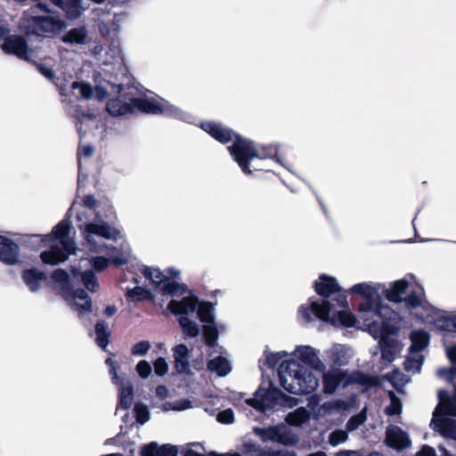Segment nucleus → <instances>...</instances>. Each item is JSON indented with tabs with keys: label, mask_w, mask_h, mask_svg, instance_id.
Segmentation results:
<instances>
[{
	"label": "nucleus",
	"mask_w": 456,
	"mask_h": 456,
	"mask_svg": "<svg viewBox=\"0 0 456 456\" xmlns=\"http://www.w3.org/2000/svg\"><path fill=\"white\" fill-rule=\"evenodd\" d=\"M204 131L209 134L213 138L219 141L222 143H226L233 137L235 141L233 144L228 147L231 155L233 159L239 164L240 168L246 174L250 175L251 170L248 167V163L251 159L273 158L276 156L278 149L273 145H262L256 148L253 145V142L244 139L235 134L231 129L224 126L221 124L214 122H207L201 125Z\"/></svg>",
	"instance_id": "nucleus-1"
},
{
	"label": "nucleus",
	"mask_w": 456,
	"mask_h": 456,
	"mask_svg": "<svg viewBox=\"0 0 456 456\" xmlns=\"http://www.w3.org/2000/svg\"><path fill=\"white\" fill-rule=\"evenodd\" d=\"M106 110L112 117H120L141 111L148 114H163L189 120L191 116L171 105L162 98L149 99L144 97H118L108 102Z\"/></svg>",
	"instance_id": "nucleus-2"
},
{
	"label": "nucleus",
	"mask_w": 456,
	"mask_h": 456,
	"mask_svg": "<svg viewBox=\"0 0 456 456\" xmlns=\"http://www.w3.org/2000/svg\"><path fill=\"white\" fill-rule=\"evenodd\" d=\"M80 281L88 290L92 292L96 291L98 282L93 272L86 271L81 273L79 271L72 269L71 273L69 274L66 271L59 269V288L67 289V292L63 295L65 300L83 318L92 312V302L83 289L73 291L75 285Z\"/></svg>",
	"instance_id": "nucleus-3"
},
{
	"label": "nucleus",
	"mask_w": 456,
	"mask_h": 456,
	"mask_svg": "<svg viewBox=\"0 0 456 456\" xmlns=\"http://www.w3.org/2000/svg\"><path fill=\"white\" fill-rule=\"evenodd\" d=\"M282 387L296 395H308L319 387V379L305 366L296 360L285 361L279 367Z\"/></svg>",
	"instance_id": "nucleus-4"
},
{
	"label": "nucleus",
	"mask_w": 456,
	"mask_h": 456,
	"mask_svg": "<svg viewBox=\"0 0 456 456\" xmlns=\"http://www.w3.org/2000/svg\"><path fill=\"white\" fill-rule=\"evenodd\" d=\"M384 285L379 283H358L351 288V292L360 295L363 302L359 305L360 318L364 322V317L370 318V322L374 320L381 321L390 319L394 314L388 306L382 305V298L379 294Z\"/></svg>",
	"instance_id": "nucleus-5"
},
{
	"label": "nucleus",
	"mask_w": 456,
	"mask_h": 456,
	"mask_svg": "<svg viewBox=\"0 0 456 456\" xmlns=\"http://www.w3.org/2000/svg\"><path fill=\"white\" fill-rule=\"evenodd\" d=\"M299 314L305 322L314 320L313 316L330 322L332 325H343L353 327L356 323L355 316L347 310H339L337 313L333 305L328 300L311 301L310 305H302L299 308Z\"/></svg>",
	"instance_id": "nucleus-6"
},
{
	"label": "nucleus",
	"mask_w": 456,
	"mask_h": 456,
	"mask_svg": "<svg viewBox=\"0 0 456 456\" xmlns=\"http://www.w3.org/2000/svg\"><path fill=\"white\" fill-rule=\"evenodd\" d=\"M197 305L198 298L194 296L184 297L182 300H171L167 305L170 312L180 315L179 324L188 338H196L200 332V325L188 317L190 314H194Z\"/></svg>",
	"instance_id": "nucleus-7"
},
{
	"label": "nucleus",
	"mask_w": 456,
	"mask_h": 456,
	"mask_svg": "<svg viewBox=\"0 0 456 456\" xmlns=\"http://www.w3.org/2000/svg\"><path fill=\"white\" fill-rule=\"evenodd\" d=\"M386 320L387 319H383L381 321L374 320L373 322H370V318L364 317V325L367 327L372 337L375 338H380L379 346L382 358L391 362L400 354L402 345L398 340L385 336Z\"/></svg>",
	"instance_id": "nucleus-8"
},
{
	"label": "nucleus",
	"mask_w": 456,
	"mask_h": 456,
	"mask_svg": "<svg viewBox=\"0 0 456 456\" xmlns=\"http://www.w3.org/2000/svg\"><path fill=\"white\" fill-rule=\"evenodd\" d=\"M78 228L90 250L94 252L102 251V246L96 241L95 237L107 240H117L119 237V232L111 228L108 223L100 219L98 216L96 222L82 223L78 225Z\"/></svg>",
	"instance_id": "nucleus-9"
},
{
	"label": "nucleus",
	"mask_w": 456,
	"mask_h": 456,
	"mask_svg": "<svg viewBox=\"0 0 456 456\" xmlns=\"http://www.w3.org/2000/svg\"><path fill=\"white\" fill-rule=\"evenodd\" d=\"M142 273L157 287H161L163 294L183 295L185 288L176 281H169L159 269L144 266Z\"/></svg>",
	"instance_id": "nucleus-10"
},
{
	"label": "nucleus",
	"mask_w": 456,
	"mask_h": 456,
	"mask_svg": "<svg viewBox=\"0 0 456 456\" xmlns=\"http://www.w3.org/2000/svg\"><path fill=\"white\" fill-rule=\"evenodd\" d=\"M109 367V372L111 375L113 383L119 387V404L124 409H128L134 400V389L130 382H125V379L118 375V364L111 358L106 360Z\"/></svg>",
	"instance_id": "nucleus-11"
},
{
	"label": "nucleus",
	"mask_w": 456,
	"mask_h": 456,
	"mask_svg": "<svg viewBox=\"0 0 456 456\" xmlns=\"http://www.w3.org/2000/svg\"><path fill=\"white\" fill-rule=\"evenodd\" d=\"M278 395L277 388L258 389L254 397L248 399L246 403L261 411H267L278 408Z\"/></svg>",
	"instance_id": "nucleus-12"
},
{
	"label": "nucleus",
	"mask_w": 456,
	"mask_h": 456,
	"mask_svg": "<svg viewBox=\"0 0 456 456\" xmlns=\"http://www.w3.org/2000/svg\"><path fill=\"white\" fill-rule=\"evenodd\" d=\"M55 240H57V225L52 228L50 235L42 236L39 234H32L29 236V242L31 244H42L46 246L49 241L53 242L49 250H45L40 254V258L45 265H57V244L54 243Z\"/></svg>",
	"instance_id": "nucleus-13"
},
{
	"label": "nucleus",
	"mask_w": 456,
	"mask_h": 456,
	"mask_svg": "<svg viewBox=\"0 0 456 456\" xmlns=\"http://www.w3.org/2000/svg\"><path fill=\"white\" fill-rule=\"evenodd\" d=\"M1 48L6 54H12L26 61L29 59L31 53L25 38L18 35H12L6 38L1 44Z\"/></svg>",
	"instance_id": "nucleus-14"
},
{
	"label": "nucleus",
	"mask_w": 456,
	"mask_h": 456,
	"mask_svg": "<svg viewBox=\"0 0 456 456\" xmlns=\"http://www.w3.org/2000/svg\"><path fill=\"white\" fill-rule=\"evenodd\" d=\"M70 229L64 222L59 223V264L76 252L77 247L70 235Z\"/></svg>",
	"instance_id": "nucleus-15"
},
{
	"label": "nucleus",
	"mask_w": 456,
	"mask_h": 456,
	"mask_svg": "<svg viewBox=\"0 0 456 456\" xmlns=\"http://www.w3.org/2000/svg\"><path fill=\"white\" fill-rule=\"evenodd\" d=\"M28 33L46 36L57 29V20L53 16H35L28 20Z\"/></svg>",
	"instance_id": "nucleus-16"
},
{
	"label": "nucleus",
	"mask_w": 456,
	"mask_h": 456,
	"mask_svg": "<svg viewBox=\"0 0 456 456\" xmlns=\"http://www.w3.org/2000/svg\"><path fill=\"white\" fill-rule=\"evenodd\" d=\"M319 350L310 346H297L293 354L317 371H323L325 364L319 357Z\"/></svg>",
	"instance_id": "nucleus-17"
},
{
	"label": "nucleus",
	"mask_w": 456,
	"mask_h": 456,
	"mask_svg": "<svg viewBox=\"0 0 456 456\" xmlns=\"http://www.w3.org/2000/svg\"><path fill=\"white\" fill-rule=\"evenodd\" d=\"M0 261L6 265H15L20 263L19 245L2 235H0Z\"/></svg>",
	"instance_id": "nucleus-18"
},
{
	"label": "nucleus",
	"mask_w": 456,
	"mask_h": 456,
	"mask_svg": "<svg viewBox=\"0 0 456 456\" xmlns=\"http://www.w3.org/2000/svg\"><path fill=\"white\" fill-rule=\"evenodd\" d=\"M386 442L389 446L396 450L404 449L411 444L407 433L397 426H389L387 428Z\"/></svg>",
	"instance_id": "nucleus-19"
},
{
	"label": "nucleus",
	"mask_w": 456,
	"mask_h": 456,
	"mask_svg": "<svg viewBox=\"0 0 456 456\" xmlns=\"http://www.w3.org/2000/svg\"><path fill=\"white\" fill-rule=\"evenodd\" d=\"M322 372L323 393L328 395L333 394L346 377V372L338 368H331L327 371L324 370Z\"/></svg>",
	"instance_id": "nucleus-20"
},
{
	"label": "nucleus",
	"mask_w": 456,
	"mask_h": 456,
	"mask_svg": "<svg viewBox=\"0 0 456 456\" xmlns=\"http://www.w3.org/2000/svg\"><path fill=\"white\" fill-rule=\"evenodd\" d=\"M326 355L330 363L334 368H338L348 362L349 348L340 344H335L326 351Z\"/></svg>",
	"instance_id": "nucleus-21"
},
{
	"label": "nucleus",
	"mask_w": 456,
	"mask_h": 456,
	"mask_svg": "<svg viewBox=\"0 0 456 456\" xmlns=\"http://www.w3.org/2000/svg\"><path fill=\"white\" fill-rule=\"evenodd\" d=\"M21 277L31 292H37L41 289L42 283L47 279L44 272L35 268L24 270Z\"/></svg>",
	"instance_id": "nucleus-22"
},
{
	"label": "nucleus",
	"mask_w": 456,
	"mask_h": 456,
	"mask_svg": "<svg viewBox=\"0 0 456 456\" xmlns=\"http://www.w3.org/2000/svg\"><path fill=\"white\" fill-rule=\"evenodd\" d=\"M175 358V368L179 373H186L190 365L189 349L183 344H179L172 349Z\"/></svg>",
	"instance_id": "nucleus-23"
},
{
	"label": "nucleus",
	"mask_w": 456,
	"mask_h": 456,
	"mask_svg": "<svg viewBox=\"0 0 456 456\" xmlns=\"http://www.w3.org/2000/svg\"><path fill=\"white\" fill-rule=\"evenodd\" d=\"M72 86L78 90L80 96L84 99H90L94 95L98 101L102 102L107 97V90L101 86H96L94 92L92 86L85 82H74Z\"/></svg>",
	"instance_id": "nucleus-24"
},
{
	"label": "nucleus",
	"mask_w": 456,
	"mask_h": 456,
	"mask_svg": "<svg viewBox=\"0 0 456 456\" xmlns=\"http://www.w3.org/2000/svg\"><path fill=\"white\" fill-rule=\"evenodd\" d=\"M409 283L405 279L394 281L388 289H382L387 300L395 303L402 302Z\"/></svg>",
	"instance_id": "nucleus-25"
},
{
	"label": "nucleus",
	"mask_w": 456,
	"mask_h": 456,
	"mask_svg": "<svg viewBox=\"0 0 456 456\" xmlns=\"http://www.w3.org/2000/svg\"><path fill=\"white\" fill-rule=\"evenodd\" d=\"M316 292L322 297H330L339 290L338 284L333 277L322 274L314 283Z\"/></svg>",
	"instance_id": "nucleus-26"
},
{
	"label": "nucleus",
	"mask_w": 456,
	"mask_h": 456,
	"mask_svg": "<svg viewBox=\"0 0 456 456\" xmlns=\"http://www.w3.org/2000/svg\"><path fill=\"white\" fill-rule=\"evenodd\" d=\"M142 456H177L175 446L169 444L159 447L157 444L151 443L142 450Z\"/></svg>",
	"instance_id": "nucleus-27"
},
{
	"label": "nucleus",
	"mask_w": 456,
	"mask_h": 456,
	"mask_svg": "<svg viewBox=\"0 0 456 456\" xmlns=\"http://www.w3.org/2000/svg\"><path fill=\"white\" fill-rule=\"evenodd\" d=\"M404 302L407 307L411 309H417L418 307H421L423 310L427 311L426 314L417 313L416 315L424 321H431L430 312H433V309L427 305L420 295L417 293H411L409 297L404 298Z\"/></svg>",
	"instance_id": "nucleus-28"
},
{
	"label": "nucleus",
	"mask_w": 456,
	"mask_h": 456,
	"mask_svg": "<svg viewBox=\"0 0 456 456\" xmlns=\"http://www.w3.org/2000/svg\"><path fill=\"white\" fill-rule=\"evenodd\" d=\"M244 451L248 456H295L288 450L273 451L262 449L254 444H246Z\"/></svg>",
	"instance_id": "nucleus-29"
},
{
	"label": "nucleus",
	"mask_w": 456,
	"mask_h": 456,
	"mask_svg": "<svg viewBox=\"0 0 456 456\" xmlns=\"http://www.w3.org/2000/svg\"><path fill=\"white\" fill-rule=\"evenodd\" d=\"M274 433L275 443L284 445H293L298 442L297 436L285 426L275 427Z\"/></svg>",
	"instance_id": "nucleus-30"
},
{
	"label": "nucleus",
	"mask_w": 456,
	"mask_h": 456,
	"mask_svg": "<svg viewBox=\"0 0 456 456\" xmlns=\"http://www.w3.org/2000/svg\"><path fill=\"white\" fill-rule=\"evenodd\" d=\"M208 369L218 376H226L232 370L230 362L223 356H217L208 362Z\"/></svg>",
	"instance_id": "nucleus-31"
},
{
	"label": "nucleus",
	"mask_w": 456,
	"mask_h": 456,
	"mask_svg": "<svg viewBox=\"0 0 456 456\" xmlns=\"http://www.w3.org/2000/svg\"><path fill=\"white\" fill-rule=\"evenodd\" d=\"M81 0H59V7H61L70 19H76L84 11L81 5Z\"/></svg>",
	"instance_id": "nucleus-32"
},
{
	"label": "nucleus",
	"mask_w": 456,
	"mask_h": 456,
	"mask_svg": "<svg viewBox=\"0 0 456 456\" xmlns=\"http://www.w3.org/2000/svg\"><path fill=\"white\" fill-rule=\"evenodd\" d=\"M87 38V31L86 28H75L70 29L66 35L61 37L64 43L69 44H85Z\"/></svg>",
	"instance_id": "nucleus-33"
},
{
	"label": "nucleus",
	"mask_w": 456,
	"mask_h": 456,
	"mask_svg": "<svg viewBox=\"0 0 456 456\" xmlns=\"http://www.w3.org/2000/svg\"><path fill=\"white\" fill-rule=\"evenodd\" d=\"M411 352H419L423 350L428 344L429 336L424 330H415L411 334Z\"/></svg>",
	"instance_id": "nucleus-34"
},
{
	"label": "nucleus",
	"mask_w": 456,
	"mask_h": 456,
	"mask_svg": "<svg viewBox=\"0 0 456 456\" xmlns=\"http://www.w3.org/2000/svg\"><path fill=\"white\" fill-rule=\"evenodd\" d=\"M95 335L97 345L102 348H105L109 343L110 335L108 324L102 321L98 322L95 325Z\"/></svg>",
	"instance_id": "nucleus-35"
},
{
	"label": "nucleus",
	"mask_w": 456,
	"mask_h": 456,
	"mask_svg": "<svg viewBox=\"0 0 456 456\" xmlns=\"http://www.w3.org/2000/svg\"><path fill=\"white\" fill-rule=\"evenodd\" d=\"M309 419V412L304 407H299L286 417V421L294 426H300Z\"/></svg>",
	"instance_id": "nucleus-36"
},
{
	"label": "nucleus",
	"mask_w": 456,
	"mask_h": 456,
	"mask_svg": "<svg viewBox=\"0 0 456 456\" xmlns=\"http://www.w3.org/2000/svg\"><path fill=\"white\" fill-rule=\"evenodd\" d=\"M198 316L203 323H214L213 305L209 303H199L196 306Z\"/></svg>",
	"instance_id": "nucleus-37"
},
{
	"label": "nucleus",
	"mask_w": 456,
	"mask_h": 456,
	"mask_svg": "<svg viewBox=\"0 0 456 456\" xmlns=\"http://www.w3.org/2000/svg\"><path fill=\"white\" fill-rule=\"evenodd\" d=\"M286 351L277 353H265V359L260 360V365L265 368H273L282 358L288 356Z\"/></svg>",
	"instance_id": "nucleus-38"
},
{
	"label": "nucleus",
	"mask_w": 456,
	"mask_h": 456,
	"mask_svg": "<svg viewBox=\"0 0 456 456\" xmlns=\"http://www.w3.org/2000/svg\"><path fill=\"white\" fill-rule=\"evenodd\" d=\"M192 407L191 402L187 399H179L175 402H166L162 405L164 411H184Z\"/></svg>",
	"instance_id": "nucleus-39"
},
{
	"label": "nucleus",
	"mask_w": 456,
	"mask_h": 456,
	"mask_svg": "<svg viewBox=\"0 0 456 456\" xmlns=\"http://www.w3.org/2000/svg\"><path fill=\"white\" fill-rule=\"evenodd\" d=\"M438 452L436 454V450L429 445H423L421 449L416 453V456H456V452L454 454L451 453L444 446H438Z\"/></svg>",
	"instance_id": "nucleus-40"
},
{
	"label": "nucleus",
	"mask_w": 456,
	"mask_h": 456,
	"mask_svg": "<svg viewBox=\"0 0 456 456\" xmlns=\"http://www.w3.org/2000/svg\"><path fill=\"white\" fill-rule=\"evenodd\" d=\"M204 337L208 346H215L218 338V332L214 323H206L203 326Z\"/></svg>",
	"instance_id": "nucleus-41"
},
{
	"label": "nucleus",
	"mask_w": 456,
	"mask_h": 456,
	"mask_svg": "<svg viewBox=\"0 0 456 456\" xmlns=\"http://www.w3.org/2000/svg\"><path fill=\"white\" fill-rule=\"evenodd\" d=\"M390 398V404L386 407L385 412L387 415H399L402 412V403L398 397L395 395L394 392L390 391L388 393Z\"/></svg>",
	"instance_id": "nucleus-42"
},
{
	"label": "nucleus",
	"mask_w": 456,
	"mask_h": 456,
	"mask_svg": "<svg viewBox=\"0 0 456 456\" xmlns=\"http://www.w3.org/2000/svg\"><path fill=\"white\" fill-rule=\"evenodd\" d=\"M348 439L346 431L335 430L330 434L329 443L332 446H337L342 443H345Z\"/></svg>",
	"instance_id": "nucleus-43"
},
{
	"label": "nucleus",
	"mask_w": 456,
	"mask_h": 456,
	"mask_svg": "<svg viewBox=\"0 0 456 456\" xmlns=\"http://www.w3.org/2000/svg\"><path fill=\"white\" fill-rule=\"evenodd\" d=\"M298 404V400L293 396L287 395L279 390L278 407L293 408Z\"/></svg>",
	"instance_id": "nucleus-44"
},
{
	"label": "nucleus",
	"mask_w": 456,
	"mask_h": 456,
	"mask_svg": "<svg viewBox=\"0 0 456 456\" xmlns=\"http://www.w3.org/2000/svg\"><path fill=\"white\" fill-rule=\"evenodd\" d=\"M149 294L150 292L147 289L142 287H135L134 289H127L126 296L132 300L140 301L147 297Z\"/></svg>",
	"instance_id": "nucleus-45"
},
{
	"label": "nucleus",
	"mask_w": 456,
	"mask_h": 456,
	"mask_svg": "<svg viewBox=\"0 0 456 456\" xmlns=\"http://www.w3.org/2000/svg\"><path fill=\"white\" fill-rule=\"evenodd\" d=\"M151 348V344L147 340L140 341L134 344L131 347V354L134 356H143L145 355Z\"/></svg>",
	"instance_id": "nucleus-46"
},
{
	"label": "nucleus",
	"mask_w": 456,
	"mask_h": 456,
	"mask_svg": "<svg viewBox=\"0 0 456 456\" xmlns=\"http://www.w3.org/2000/svg\"><path fill=\"white\" fill-rule=\"evenodd\" d=\"M134 410L138 422L144 424L149 420L150 414L147 406L142 403H136Z\"/></svg>",
	"instance_id": "nucleus-47"
},
{
	"label": "nucleus",
	"mask_w": 456,
	"mask_h": 456,
	"mask_svg": "<svg viewBox=\"0 0 456 456\" xmlns=\"http://www.w3.org/2000/svg\"><path fill=\"white\" fill-rule=\"evenodd\" d=\"M136 372L142 379H147L151 373V364L145 361H140L135 367Z\"/></svg>",
	"instance_id": "nucleus-48"
},
{
	"label": "nucleus",
	"mask_w": 456,
	"mask_h": 456,
	"mask_svg": "<svg viewBox=\"0 0 456 456\" xmlns=\"http://www.w3.org/2000/svg\"><path fill=\"white\" fill-rule=\"evenodd\" d=\"M421 365H422V359L421 357L419 359V358H412V357H410L408 359H406V361L404 362V369L408 371H412V372H419L420 370V368H421Z\"/></svg>",
	"instance_id": "nucleus-49"
},
{
	"label": "nucleus",
	"mask_w": 456,
	"mask_h": 456,
	"mask_svg": "<svg viewBox=\"0 0 456 456\" xmlns=\"http://www.w3.org/2000/svg\"><path fill=\"white\" fill-rule=\"evenodd\" d=\"M351 380L353 382L359 383L366 387H370L375 384V380L373 378H370L360 372L354 373L351 377Z\"/></svg>",
	"instance_id": "nucleus-50"
},
{
	"label": "nucleus",
	"mask_w": 456,
	"mask_h": 456,
	"mask_svg": "<svg viewBox=\"0 0 456 456\" xmlns=\"http://www.w3.org/2000/svg\"><path fill=\"white\" fill-rule=\"evenodd\" d=\"M255 433L262 438L263 441L274 442L275 427L269 428H255Z\"/></svg>",
	"instance_id": "nucleus-51"
},
{
	"label": "nucleus",
	"mask_w": 456,
	"mask_h": 456,
	"mask_svg": "<svg viewBox=\"0 0 456 456\" xmlns=\"http://www.w3.org/2000/svg\"><path fill=\"white\" fill-rule=\"evenodd\" d=\"M154 371L158 376H164L168 370V364L165 358L159 357L153 363Z\"/></svg>",
	"instance_id": "nucleus-52"
},
{
	"label": "nucleus",
	"mask_w": 456,
	"mask_h": 456,
	"mask_svg": "<svg viewBox=\"0 0 456 456\" xmlns=\"http://www.w3.org/2000/svg\"><path fill=\"white\" fill-rule=\"evenodd\" d=\"M364 421L365 416L362 413L353 416L346 424L347 431H354L357 429Z\"/></svg>",
	"instance_id": "nucleus-53"
},
{
	"label": "nucleus",
	"mask_w": 456,
	"mask_h": 456,
	"mask_svg": "<svg viewBox=\"0 0 456 456\" xmlns=\"http://www.w3.org/2000/svg\"><path fill=\"white\" fill-rule=\"evenodd\" d=\"M109 261L106 257L95 256L90 260V263L96 271H102L108 266Z\"/></svg>",
	"instance_id": "nucleus-54"
},
{
	"label": "nucleus",
	"mask_w": 456,
	"mask_h": 456,
	"mask_svg": "<svg viewBox=\"0 0 456 456\" xmlns=\"http://www.w3.org/2000/svg\"><path fill=\"white\" fill-rule=\"evenodd\" d=\"M217 420L224 424L232 423L234 420L233 412L231 409L224 410L218 413Z\"/></svg>",
	"instance_id": "nucleus-55"
},
{
	"label": "nucleus",
	"mask_w": 456,
	"mask_h": 456,
	"mask_svg": "<svg viewBox=\"0 0 456 456\" xmlns=\"http://www.w3.org/2000/svg\"><path fill=\"white\" fill-rule=\"evenodd\" d=\"M436 375L440 379H444L448 381H452L454 378V371H453L452 368L444 367V368H440L437 370Z\"/></svg>",
	"instance_id": "nucleus-56"
},
{
	"label": "nucleus",
	"mask_w": 456,
	"mask_h": 456,
	"mask_svg": "<svg viewBox=\"0 0 456 456\" xmlns=\"http://www.w3.org/2000/svg\"><path fill=\"white\" fill-rule=\"evenodd\" d=\"M37 69L44 77H45L47 79L53 81V83H55L54 82L55 72L53 69L47 68L44 64H39L37 66Z\"/></svg>",
	"instance_id": "nucleus-57"
},
{
	"label": "nucleus",
	"mask_w": 456,
	"mask_h": 456,
	"mask_svg": "<svg viewBox=\"0 0 456 456\" xmlns=\"http://www.w3.org/2000/svg\"><path fill=\"white\" fill-rule=\"evenodd\" d=\"M84 206L90 208L94 209L97 206L96 200L92 195H87L83 200Z\"/></svg>",
	"instance_id": "nucleus-58"
},
{
	"label": "nucleus",
	"mask_w": 456,
	"mask_h": 456,
	"mask_svg": "<svg viewBox=\"0 0 456 456\" xmlns=\"http://www.w3.org/2000/svg\"><path fill=\"white\" fill-rule=\"evenodd\" d=\"M183 456H222V455H217L214 452L205 455V454H203L200 452H197L191 448H188L183 451Z\"/></svg>",
	"instance_id": "nucleus-59"
},
{
	"label": "nucleus",
	"mask_w": 456,
	"mask_h": 456,
	"mask_svg": "<svg viewBox=\"0 0 456 456\" xmlns=\"http://www.w3.org/2000/svg\"><path fill=\"white\" fill-rule=\"evenodd\" d=\"M156 395L163 400L169 396V391L165 386H159L156 388Z\"/></svg>",
	"instance_id": "nucleus-60"
},
{
	"label": "nucleus",
	"mask_w": 456,
	"mask_h": 456,
	"mask_svg": "<svg viewBox=\"0 0 456 456\" xmlns=\"http://www.w3.org/2000/svg\"><path fill=\"white\" fill-rule=\"evenodd\" d=\"M446 354L452 363H456V345L447 346Z\"/></svg>",
	"instance_id": "nucleus-61"
},
{
	"label": "nucleus",
	"mask_w": 456,
	"mask_h": 456,
	"mask_svg": "<svg viewBox=\"0 0 456 456\" xmlns=\"http://www.w3.org/2000/svg\"><path fill=\"white\" fill-rule=\"evenodd\" d=\"M110 261L115 265H122L126 263L127 257H126V256H124V255H122L121 256H114L111 255L110 256Z\"/></svg>",
	"instance_id": "nucleus-62"
},
{
	"label": "nucleus",
	"mask_w": 456,
	"mask_h": 456,
	"mask_svg": "<svg viewBox=\"0 0 456 456\" xmlns=\"http://www.w3.org/2000/svg\"><path fill=\"white\" fill-rule=\"evenodd\" d=\"M336 456H361L358 451L354 450H343L336 453Z\"/></svg>",
	"instance_id": "nucleus-63"
},
{
	"label": "nucleus",
	"mask_w": 456,
	"mask_h": 456,
	"mask_svg": "<svg viewBox=\"0 0 456 456\" xmlns=\"http://www.w3.org/2000/svg\"><path fill=\"white\" fill-rule=\"evenodd\" d=\"M445 329L450 331H455L456 332V318L454 319H449L445 321Z\"/></svg>",
	"instance_id": "nucleus-64"
}]
</instances>
